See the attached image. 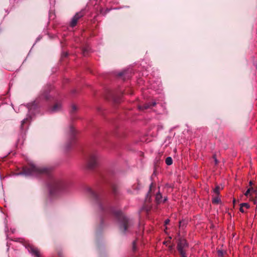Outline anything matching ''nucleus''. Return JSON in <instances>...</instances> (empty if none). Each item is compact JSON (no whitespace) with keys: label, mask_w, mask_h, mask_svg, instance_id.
I'll return each mask as SVG.
<instances>
[{"label":"nucleus","mask_w":257,"mask_h":257,"mask_svg":"<svg viewBox=\"0 0 257 257\" xmlns=\"http://www.w3.org/2000/svg\"><path fill=\"white\" fill-rule=\"evenodd\" d=\"M98 161V158L97 156L94 155H91L87 160L86 164L87 167L88 169L93 168L97 165Z\"/></svg>","instance_id":"f257e3e1"},{"label":"nucleus","mask_w":257,"mask_h":257,"mask_svg":"<svg viewBox=\"0 0 257 257\" xmlns=\"http://www.w3.org/2000/svg\"><path fill=\"white\" fill-rule=\"evenodd\" d=\"M44 171V170L41 169L36 167L35 165L32 164L30 166L29 168L27 169V170L25 171V172L26 174L28 175H35L38 173H43Z\"/></svg>","instance_id":"f03ea898"},{"label":"nucleus","mask_w":257,"mask_h":257,"mask_svg":"<svg viewBox=\"0 0 257 257\" xmlns=\"http://www.w3.org/2000/svg\"><path fill=\"white\" fill-rule=\"evenodd\" d=\"M187 245L186 241L185 239H182L180 241L178 244V250L182 256V257H186L184 248Z\"/></svg>","instance_id":"7ed1b4c3"},{"label":"nucleus","mask_w":257,"mask_h":257,"mask_svg":"<svg viewBox=\"0 0 257 257\" xmlns=\"http://www.w3.org/2000/svg\"><path fill=\"white\" fill-rule=\"evenodd\" d=\"M29 251L32 253L33 255L36 257H40L39 251L38 249L33 246H30L28 248Z\"/></svg>","instance_id":"20e7f679"},{"label":"nucleus","mask_w":257,"mask_h":257,"mask_svg":"<svg viewBox=\"0 0 257 257\" xmlns=\"http://www.w3.org/2000/svg\"><path fill=\"white\" fill-rule=\"evenodd\" d=\"M82 17V15L79 14H77L75 15V16L73 18L71 22V26L72 27H74L78 20V19Z\"/></svg>","instance_id":"39448f33"},{"label":"nucleus","mask_w":257,"mask_h":257,"mask_svg":"<svg viewBox=\"0 0 257 257\" xmlns=\"http://www.w3.org/2000/svg\"><path fill=\"white\" fill-rule=\"evenodd\" d=\"M61 107V104L60 103H56L52 108V111H57L59 110Z\"/></svg>","instance_id":"423d86ee"},{"label":"nucleus","mask_w":257,"mask_h":257,"mask_svg":"<svg viewBox=\"0 0 257 257\" xmlns=\"http://www.w3.org/2000/svg\"><path fill=\"white\" fill-rule=\"evenodd\" d=\"M162 196L160 194H157L156 196V202L158 203H161L162 201Z\"/></svg>","instance_id":"0eeeda50"},{"label":"nucleus","mask_w":257,"mask_h":257,"mask_svg":"<svg viewBox=\"0 0 257 257\" xmlns=\"http://www.w3.org/2000/svg\"><path fill=\"white\" fill-rule=\"evenodd\" d=\"M213 203L215 204H218L220 202V198L218 196H216L213 198Z\"/></svg>","instance_id":"6e6552de"},{"label":"nucleus","mask_w":257,"mask_h":257,"mask_svg":"<svg viewBox=\"0 0 257 257\" xmlns=\"http://www.w3.org/2000/svg\"><path fill=\"white\" fill-rule=\"evenodd\" d=\"M172 159L171 157H167L166 159V163L168 165H170L172 164Z\"/></svg>","instance_id":"1a4fd4ad"},{"label":"nucleus","mask_w":257,"mask_h":257,"mask_svg":"<svg viewBox=\"0 0 257 257\" xmlns=\"http://www.w3.org/2000/svg\"><path fill=\"white\" fill-rule=\"evenodd\" d=\"M251 189H247V190L246 191V192L244 193V195L246 196H248V195H251Z\"/></svg>","instance_id":"9d476101"},{"label":"nucleus","mask_w":257,"mask_h":257,"mask_svg":"<svg viewBox=\"0 0 257 257\" xmlns=\"http://www.w3.org/2000/svg\"><path fill=\"white\" fill-rule=\"evenodd\" d=\"M220 188L219 187H216L215 189L214 190V192L217 195L219 193V190Z\"/></svg>","instance_id":"9b49d317"},{"label":"nucleus","mask_w":257,"mask_h":257,"mask_svg":"<svg viewBox=\"0 0 257 257\" xmlns=\"http://www.w3.org/2000/svg\"><path fill=\"white\" fill-rule=\"evenodd\" d=\"M241 204H242V206H243L244 208H245L246 209H248L249 207V205L248 203H241Z\"/></svg>","instance_id":"f8f14e48"},{"label":"nucleus","mask_w":257,"mask_h":257,"mask_svg":"<svg viewBox=\"0 0 257 257\" xmlns=\"http://www.w3.org/2000/svg\"><path fill=\"white\" fill-rule=\"evenodd\" d=\"M240 211L241 212H244V207L243 206H242V204H241L240 205Z\"/></svg>","instance_id":"ddd939ff"},{"label":"nucleus","mask_w":257,"mask_h":257,"mask_svg":"<svg viewBox=\"0 0 257 257\" xmlns=\"http://www.w3.org/2000/svg\"><path fill=\"white\" fill-rule=\"evenodd\" d=\"M222 254H223V252H222V251H221V250H218V255L219 257H222Z\"/></svg>","instance_id":"4468645a"},{"label":"nucleus","mask_w":257,"mask_h":257,"mask_svg":"<svg viewBox=\"0 0 257 257\" xmlns=\"http://www.w3.org/2000/svg\"><path fill=\"white\" fill-rule=\"evenodd\" d=\"M248 189H251V192L253 193V192H256V190H254L252 187H250L249 188H248Z\"/></svg>","instance_id":"2eb2a0df"},{"label":"nucleus","mask_w":257,"mask_h":257,"mask_svg":"<svg viewBox=\"0 0 257 257\" xmlns=\"http://www.w3.org/2000/svg\"><path fill=\"white\" fill-rule=\"evenodd\" d=\"M122 227V229H123V231L126 230V225L125 224H124Z\"/></svg>","instance_id":"dca6fc26"},{"label":"nucleus","mask_w":257,"mask_h":257,"mask_svg":"<svg viewBox=\"0 0 257 257\" xmlns=\"http://www.w3.org/2000/svg\"><path fill=\"white\" fill-rule=\"evenodd\" d=\"M169 222V220H168H168H166L165 221V224H168Z\"/></svg>","instance_id":"f3484780"},{"label":"nucleus","mask_w":257,"mask_h":257,"mask_svg":"<svg viewBox=\"0 0 257 257\" xmlns=\"http://www.w3.org/2000/svg\"><path fill=\"white\" fill-rule=\"evenodd\" d=\"M249 184V185L251 186L253 184V183L252 181H250Z\"/></svg>","instance_id":"a211bd4d"},{"label":"nucleus","mask_w":257,"mask_h":257,"mask_svg":"<svg viewBox=\"0 0 257 257\" xmlns=\"http://www.w3.org/2000/svg\"><path fill=\"white\" fill-rule=\"evenodd\" d=\"M253 201V203L254 204H255L256 203V200H252Z\"/></svg>","instance_id":"6ab92c4d"},{"label":"nucleus","mask_w":257,"mask_h":257,"mask_svg":"<svg viewBox=\"0 0 257 257\" xmlns=\"http://www.w3.org/2000/svg\"><path fill=\"white\" fill-rule=\"evenodd\" d=\"M27 121V119H25L23 121V123H25Z\"/></svg>","instance_id":"aec40b11"},{"label":"nucleus","mask_w":257,"mask_h":257,"mask_svg":"<svg viewBox=\"0 0 257 257\" xmlns=\"http://www.w3.org/2000/svg\"><path fill=\"white\" fill-rule=\"evenodd\" d=\"M215 163L216 164L217 163V161L216 159H215Z\"/></svg>","instance_id":"412c9836"},{"label":"nucleus","mask_w":257,"mask_h":257,"mask_svg":"<svg viewBox=\"0 0 257 257\" xmlns=\"http://www.w3.org/2000/svg\"><path fill=\"white\" fill-rule=\"evenodd\" d=\"M235 203V200L234 199V200H233V203Z\"/></svg>","instance_id":"4be33fe9"}]
</instances>
